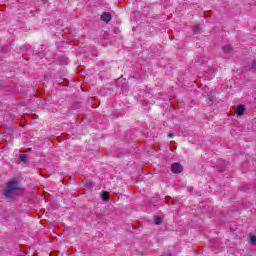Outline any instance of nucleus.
Segmentation results:
<instances>
[{
	"label": "nucleus",
	"instance_id": "obj_1",
	"mask_svg": "<svg viewBox=\"0 0 256 256\" xmlns=\"http://www.w3.org/2000/svg\"><path fill=\"white\" fill-rule=\"evenodd\" d=\"M23 193V188H21V183H19V180L17 178L10 179L3 191L2 195L5 197L7 201H13L15 197Z\"/></svg>",
	"mask_w": 256,
	"mask_h": 256
},
{
	"label": "nucleus",
	"instance_id": "obj_2",
	"mask_svg": "<svg viewBox=\"0 0 256 256\" xmlns=\"http://www.w3.org/2000/svg\"><path fill=\"white\" fill-rule=\"evenodd\" d=\"M171 171H172V173H182L183 166L179 163H174L171 165Z\"/></svg>",
	"mask_w": 256,
	"mask_h": 256
},
{
	"label": "nucleus",
	"instance_id": "obj_3",
	"mask_svg": "<svg viewBox=\"0 0 256 256\" xmlns=\"http://www.w3.org/2000/svg\"><path fill=\"white\" fill-rule=\"evenodd\" d=\"M235 113L238 116L243 115V113H245V105L241 104V105L237 106Z\"/></svg>",
	"mask_w": 256,
	"mask_h": 256
},
{
	"label": "nucleus",
	"instance_id": "obj_4",
	"mask_svg": "<svg viewBox=\"0 0 256 256\" xmlns=\"http://www.w3.org/2000/svg\"><path fill=\"white\" fill-rule=\"evenodd\" d=\"M101 20L102 21H105V23H109V21H111V14L107 13V12H104L102 15H101Z\"/></svg>",
	"mask_w": 256,
	"mask_h": 256
},
{
	"label": "nucleus",
	"instance_id": "obj_5",
	"mask_svg": "<svg viewBox=\"0 0 256 256\" xmlns=\"http://www.w3.org/2000/svg\"><path fill=\"white\" fill-rule=\"evenodd\" d=\"M154 223L155 225H161V223H163V218H161V216H155Z\"/></svg>",
	"mask_w": 256,
	"mask_h": 256
},
{
	"label": "nucleus",
	"instance_id": "obj_6",
	"mask_svg": "<svg viewBox=\"0 0 256 256\" xmlns=\"http://www.w3.org/2000/svg\"><path fill=\"white\" fill-rule=\"evenodd\" d=\"M102 201H109V192L107 191L102 192Z\"/></svg>",
	"mask_w": 256,
	"mask_h": 256
},
{
	"label": "nucleus",
	"instance_id": "obj_7",
	"mask_svg": "<svg viewBox=\"0 0 256 256\" xmlns=\"http://www.w3.org/2000/svg\"><path fill=\"white\" fill-rule=\"evenodd\" d=\"M222 49L225 53H231V45H225Z\"/></svg>",
	"mask_w": 256,
	"mask_h": 256
},
{
	"label": "nucleus",
	"instance_id": "obj_8",
	"mask_svg": "<svg viewBox=\"0 0 256 256\" xmlns=\"http://www.w3.org/2000/svg\"><path fill=\"white\" fill-rule=\"evenodd\" d=\"M19 160H20L22 163H27V155L21 154V155L19 156Z\"/></svg>",
	"mask_w": 256,
	"mask_h": 256
},
{
	"label": "nucleus",
	"instance_id": "obj_9",
	"mask_svg": "<svg viewBox=\"0 0 256 256\" xmlns=\"http://www.w3.org/2000/svg\"><path fill=\"white\" fill-rule=\"evenodd\" d=\"M251 69L256 70V60H253L252 63L250 64Z\"/></svg>",
	"mask_w": 256,
	"mask_h": 256
},
{
	"label": "nucleus",
	"instance_id": "obj_10",
	"mask_svg": "<svg viewBox=\"0 0 256 256\" xmlns=\"http://www.w3.org/2000/svg\"><path fill=\"white\" fill-rule=\"evenodd\" d=\"M250 241H251V243H253L254 245H256V236H251V237H250Z\"/></svg>",
	"mask_w": 256,
	"mask_h": 256
},
{
	"label": "nucleus",
	"instance_id": "obj_11",
	"mask_svg": "<svg viewBox=\"0 0 256 256\" xmlns=\"http://www.w3.org/2000/svg\"><path fill=\"white\" fill-rule=\"evenodd\" d=\"M93 182H88V183H86V187H93Z\"/></svg>",
	"mask_w": 256,
	"mask_h": 256
},
{
	"label": "nucleus",
	"instance_id": "obj_12",
	"mask_svg": "<svg viewBox=\"0 0 256 256\" xmlns=\"http://www.w3.org/2000/svg\"><path fill=\"white\" fill-rule=\"evenodd\" d=\"M168 137L171 139L174 137L173 133L168 134Z\"/></svg>",
	"mask_w": 256,
	"mask_h": 256
},
{
	"label": "nucleus",
	"instance_id": "obj_13",
	"mask_svg": "<svg viewBox=\"0 0 256 256\" xmlns=\"http://www.w3.org/2000/svg\"><path fill=\"white\" fill-rule=\"evenodd\" d=\"M47 1H49V0H42L43 3H47Z\"/></svg>",
	"mask_w": 256,
	"mask_h": 256
}]
</instances>
